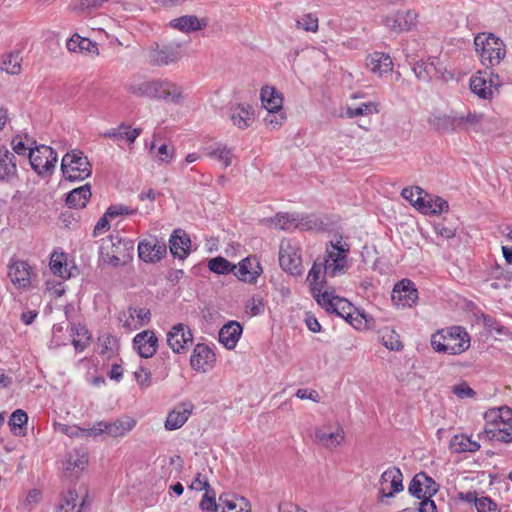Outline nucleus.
Here are the masks:
<instances>
[{
    "label": "nucleus",
    "instance_id": "21",
    "mask_svg": "<svg viewBox=\"0 0 512 512\" xmlns=\"http://www.w3.org/2000/svg\"><path fill=\"white\" fill-rule=\"evenodd\" d=\"M126 89L137 97L155 98L160 90V84L157 80L139 78L131 81Z\"/></svg>",
    "mask_w": 512,
    "mask_h": 512
},
{
    "label": "nucleus",
    "instance_id": "47",
    "mask_svg": "<svg viewBox=\"0 0 512 512\" xmlns=\"http://www.w3.org/2000/svg\"><path fill=\"white\" fill-rule=\"evenodd\" d=\"M208 267L210 271L216 273V274H222L226 275L231 272H234V270L237 268L236 265L229 262L224 257L218 256L215 258H212L209 260Z\"/></svg>",
    "mask_w": 512,
    "mask_h": 512
},
{
    "label": "nucleus",
    "instance_id": "25",
    "mask_svg": "<svg viewBox=\"0 0 512 512\" xmlns=\"http://www.w3.org/2000/svg\"><path fill=\"white\" fill-rule=\"evenodd\" d=\"M229 117L237 128L247 129L254 122V109L246 103L237 104L230 108Z\"/></svg>",
    "mask_w": 512,
    "mask_h": 512
},
{
    "label": "nucleus",
    "instance_id": "15",
    "mask_svg": "<svg viewBox=\"0 0 512 512\" xmlns=\"http://www.w3.org/2000/svg\"><path fill=\"white\" fill-rule=\"evenodd\" d=\"M216 361L213 350L205 344H197L191 355L190 363L194 370L206 372Z\"/></svg>",
    "mask_w": 512,
    "mask_h": 512
},
{
    "label": "nucleus",
    "instance_id": "28",
    "mask_svg": "<svg viewBox=\"0 0 512 512\" xmlns=\"http://www.w3.org/2000/svg\"><path fill=\"white\" fill-rule=\"evenodd\" d=\"M138 256L147 263H155L160 260V245L156 237L150 236L138 244Z\"/></svg>",
    "mask_w": 512,
    "mask_h": 512
},
{
    "label": "nucleus",
    "instance_id": "34",
    "mask_svg": "<svg viewBox=\"0 0 512 512\" xmlns=\"http://www.w3.org/2000/svg\"><path fill=\"white\" fill-rule=\"evenodd\" d=\"M22 57L19 51H11L0 56V70L10 75L21 73Z\"/></svg>",
    "mask_w": 512,
    "mask_h": 512
},
{
    "label": "nucleus",
    "instance_id": "9",
    "mask_svg": "<svg viewBox=\"0 0 512 512\" xmlns=\"http://www.w3.org/2000/svg\"><path fill=\"white\" fill-rule=\"evenodd\" d=\"M391 299L394 305L399 308H410L417 302L418 291L411 280L403 279L395 284Z\"/></svg>",
    "mask_w": 512,
    "mask_h": 512
},
{
    "label": "nucleus",
    "instance_id": "4",
    "mask_svg": "<svg viewBox=\"0 0 512 512\" xmlns=\"http://www.w3.org/2000/svg\"><path fill=\"white\" fill-rule=\"evenodd\" d=\"M28 157L32 169L41 176L51 174L57 163V153L46 145L30 149Z\"/></svg>",
    "mask_w": 512,
    "mask_h": 512
},
{
    "label": "nucleus",
    "instance_id": "5",
    "mask_svg": "<svg viewBox=\"0 0 512 512\" xmlns=\"http://www.w3.org/2000/svg\"><path fill=\"white\" fill-rule=\"evenodd\" d=\"M279 264L291 275H301L303 272L300 248L289 240H282L279 248Z\"/></svg>",
    "mask_w": 512,
    "mask_h": 512
},
{
    "label": "nucleus",
    "instance_id": "40",
    "mask_svg": "<svg viewBox=\"0 0 512 512\" xmlns=\"http://www.w3.org/2000/svg\"><path fill=\"white\" fill-rule=\"evenodd\" d=\"M88 463V455L84 451L74 450L66 458L65 471H83Z\"/></svg>",
    "mask_w": 512,
    "mask_h": 512
},
{
    "label": "nucleus",
    "instance_id": "31",
    "mask_svg": "<svg viewBox=\"0 0 512 512\" xmlns=\"http://www.w3.org/2000/svg\"><path fill=\"white\" fill-rule=\"evenodd\" d=\"M242 326L236 321H230L219 331V342L227 349H233L239 341L242 334Z\"/></svg>",
    "mask_w": 512,
    "mask_h": 512
},
{
    "label": "nucleus",
    "instance_id": "49",
    "mask_svg": "<svg viewBox=\"0 0 512 512\" xmlns=\"http://www.w3.org/2000/svg\"><path fill=\"white\" fill-rule=\"evenodd\" d=\"M296 28L315 33L319 28L318 17L313 13L304 14L296 21Z\"/></svg>",
    "mask_w": 512,
    "mask_h": 512
},
{
    "label": "nucleus",
    "instance_id": "54",
    "mask_svg": "<svg viewBox=\"0 0 512 512\" xmlns=\"http://www.w3.org/2000/svg\"><path fill=\"white\" fill-rule=\"evenodd\" d=\"M231 155V150L221 145L208 153V156L223 162L225 168L231 165Z\"/></svg>",
    "mask_w": 512,
    "mask_h": 512
},
{
    "label": "nucleus",
    "instance_id": "11",
    "mask_svg": "<svg viewBox=\"0 0 512 512\" xmlns=\"http://www.w3.org/2000/svg\"><path fill=\"white\" fill-rule=\"evenodd\" d=\"M415 192L417 193V198L415 200L416 209L419 210L421 213L437 215L448 210V202L443 198H432L430 195L426 193L425 196H422L423 190L418 186H416Z\"/></svg>",
    "mask_w": 512,
    "mask_h": 512
},
{
    "label": "nucleus",
    "instance_id": "30",
    "mask_svg": "<svg viewBox=\"0 0 512 512\" xmlns=\"http://www.w3.org/2000/svg\"><path fill=\"white\" fill-rule=\"evenodd\" d=\"M484 437L489 441H499L506 444L512 442V426L506 427L498 422H486L483 431Z\"/></svg>",
    "mask_w": 512,
    "mask_h": 512
},
{
    "label": "nucleus",
    "instance_id": "48",
    "mask_svg": "<svg viewBox=\"0 0 512 512\" xmlns=\"http://www.w3.org/2000/svg\"><path fill=\"white\" fill-rule=\"evenodd\" d=\"M35 144V141L28 138L27 135L24 137L22 135H16L11 140V147L14 153L18 155H28L30 149H33L32 145Z\"/></svg>",
    "mask_w": 512,
    "mask_h": 512
},
{
    "label": "nucleus",
    "instance_id": "50",
    "mask_svg": "<svg viewBox=\"0 0 512 512\" xmlns=\"http://www.w3.org/2000/svg\"><path fill=\"white\" fill-rule=\"evenodd\" d=\"M317 303L323 307L327 312H331L334 307L336 300H338V296L334 295L333 292L328 291H320L312 293Z\"/></svg>",
    "mask_w": 512,
    "mask_h": 512
},
{
    "label": "nucleus",
    "instance_id": "53",
    "mask_svg": "<svg viewBox=\"0 0 512 512\" xmlns=\"http://www.w3.org/2000/svg\"><path fill=\"white\" fill-rule=\"evenodd\" d=\"M199 508L203 512H219L220 505L216 502L215 493L213 490L205 492L199 503Z\"/></svg>",
    "mask_w": 512,
    "mask_h": 512
},
{
    "label": "nucleus",
    "instance_id": "8",
    "mask_svg": "<svg viewBox=\"0 0 512 512\" xmlns=\"http://www.w3.org/2000/svg\"><path fill=\"white\" fill-rule=\"evenodd\" d=\"M443 342L446 343V354L457 355L470 347V336L460 326H453L445 330Z\"/></svg>",
    "mask_w": 512,
    "mask_h": 512
},
{
    "label": "nucleus",
    "instance_id": "59",
    "mask_svg": "<svg viewBox=\"0 0 512 512\" xmlns=\"http://www.w3.org/2000/svg\"><path fill=\"white\" fill-rule=\"evenodd\" d=\"M60 431L64 434H66L67 436H69L70 438L93 436V434L89 433V428L88 429L80 428L76 425L69 426V425L62 424V425H60Z\"/></svg>",
    "mask_w": 512,
    "mask_h": 512
},
{
    "label": "nucleus",
    "instance_id": "32",
    "mask_svg": "<svg viewBox=\"0 0 512 512\" xmlns=\"http://www.w3.org/2000/svg\"><path fill=\"white\" fill-rule=\"evenodd\" d=\"M85 504V498L79 501L78 493L70 489L60 495L57 512H82Z\"/></svg>",
    "mask_w": 512,
    "mask_h": 512
},
{
    "label": "nucleus",
    "instance_id": "12",
    "mask_svg": "<svg viewBox=\"0 0 512 512\" xmlns=\"http://www.w3.org/2000/svg\"><path fill=\"white\" fill-rule=\"evenodd\" d=\"M418 14L414 10L399 11L394 15L386 16L383 24L393 32L409 31L417 23Z\"/></svg>",
    "mask_w": 512,
    "mask_h": 512
},
{
    "label": "nucleus",
    "instance_id": "45",
    "mask_svg": "<svg viewBox=\"0 0 512 512\" xmlns=\"http://www.w3.org/2000/svg\"><path fill=\"white\" fill-rule=\"evenodd\" d=\"M511 417H512V409L507 406L490 409L484 415L486 422H489V423L498 422L499 424L504 425V426L507 425V423L511 419Z\"/></svg>",
    "mask_w": 512,
    "mask_h": 512
},
{
    "label": "nucleus",
    "instance_id": "44",
    "mask_svg": "<svg viewBox=\"0 0 512 512\" xmlns=\"http://www.w3.org/2000/svg\"><path fill=\"white\" fill-rule=\"evenodd\" d=\"M67 49L72 52L77 51H88L94 52L97 50L96 43L92 42L88 38L79 36L78 34L73 35L66 43Z\"/></svg>",
    "mask_w": 512,
    "mask_h": 512
},
{
    "label": "nucleus",
    "instance_id": "23",
    "mask_svg": "<svg viewBox=\"0 0 512 512\" xmlns=\"http://www.w3.org/2000/svg\"><path fill=\"white\" fill-rule=\"evenodd\" d=\"M158 338L152 331H142L133 339L134 349L141 357H151L157 349Z\"/></svg>",
    "mask_w": 512,
    "mask_h": 512
},
{
    "label": "nucleus",
    "instance_id": "19",
    "mask_svg": "<svg viewBox=\"0 0 512 512\" xmlns=\"http://www.w3.org/2000/svg\"><path fill=\"white\" fill-rule=\"evenodd\" d=\"M492 75L493 73L491 71H478L470 79L471 91L480 98L490 99L493 96Z\"/></svg>",
    "mask_w": 512,
    "mask_h": 512
},
{
    "label": "nucleus",
    "instance_id": "26",
    "mask_svg": "<svg viewBox=\"0 0 512 512\" xmlns=\"http://www.w3.org/2000/svg\"><path fill=\"white\" fill-rule=\"evenodd\" d=\"M193 410V405L191 403H182L176 406L167 416L165 420V428L167 430H176L181 428L189 416L191 415Z\"/></svg>",
    "mask_w": 512,
    "mask_h": 512
},
{
    "label": "nucleus",
    "instance_id": "42",
    "mask_svg": "<svg viewBox=\"0 0 512 512\" xmlns=\"http://www.w3.org/2000/svg\"><path fill=\"white\" fill-rule=\"evenodd\" d=\"M71 335L73 337L72 344L76 351L81 352L89 345L90 336L85 326L73 325Z\"/></svg>",
    "mask_w": 512,
    "mask_h": 512
},
{
    "label": "nucleus",
    "instance_id": "22",
    "mask_svg": "<svg viewBox=\"0 0 512 512\" xmlns=\"http://www.w3.org/2000/svg\"><path fill=\"white\" fill-rule=\"evenodd\" d=\"M16 177V157L6 146L0 145V181L11 182Z\"/></svg>",
    "mask_w": 512,
    "mask_h": 512
},
{
    "label": "nucleus",
    "instance_id": "41",
    "mask_svg": "<svg viewBox=\"0 0 512 512\" xmlns=\"http://www.w3.org/2000/svg\"><path fill=\"white\" fill-rule=\"evenodd\" d=\"M382 344L389 350L401 351L403 343L400 340V335L392 328L385 327L379 331Z\"/></svg>",
    "mask_w": 512,
    "mask_h": 512
},
{
    "label": "nucleus",
    "instance_id": "3",
    "mask_svg": "<svg viewBox=\"0 0 512 512\" xmlns=\"http://www.w3.org/2000/svg\"><path fill=\"white\" fill-rule=\"evenodd\" d=\"M186 95L183 87L173 81H162V110L171 119L176 120L179 116V109L183 106Z\"/></svg>",
    "mask_w": 512,
    "mask_h": 512
},
{
    "label": "nucleus",
    "instance_id": "38",
    "mask_svg": "<svg viewBox=\"0 0 512 512\" xmlns=\"http://www.w3.org/2000/svg\"><path fill=\"white\" fill-rule=\"evenodd\" d=\"M28 415L22 409L15 410L9 418L8 425L14 436H25L27 430Z\"/></svg>",
    "mask_w": 512,
    "mask_h": 512
},
{
    "label": "nucleus",
    "instance_id": "60",
    "mask_svg": "<svg viewBox=\"0 0 512 512\" xmlns=\"http://www.w3.org/2000/svg\"><path fill=\"white\" fill-rule=\"evenodd\" d=\"M477 512H497L498 505L488 496H482L476 502Z\"/></svg>",
    "mask_w": 512,
    "mask_h": 512
},
{
    "label": "nucleus",
    "instance_id": "14",
    "mask_svg": "<svg viewBox=\"0 0 512 512\" xmlns=\"http://www.w3.org/2000/svg\"><path fill=\"white\" fill-rule=\"evenodd\" d=\"M208 26L207 18H198L196 15H183L172 19L167 27L189 34L205 29Z\"/></svg>",
    "mask_w": 512,
    "mask_h": 512
},
{
    "label": "nucleus",
    "instance_id": "24",
    "mask_svg": "<svg viewBox=\"0 0 512 512\" xmlns=\"http://www.w3.org/2000/svg\"><path fill=\"white\" fill-rule=\"evenodd\" d=\"M348 252H335L326 250V255L322 260V265H324V273L328 274L330 277H335L336 275L343 273L346 266V256Z\"/></svg>",
    "mask_w": 512,
    "mask_h": 512
},
{
    "label": "nucleus",
    "instance_id": "56",
    "mask_svg": "<svg viewBox=\"0 0 512 512\" xmlns=\"http://www.w3.org/2000/svg\"><path fill=\"white\" fill-rule=\"evenodd\" d=\"M246 309L249 311L251 316H257L264 313L265 304L263 298L259 295L252 296L246 304Z\"/></svg>",
    "mask_w": 512,
    "mask_h": 512
},
{
    "label": "nucleus",
    "instance_id": "16",
    "mask_svg": "<svg viewBox=\"0 0 512 512\" xmlns=\"http://www.w3.org/2000/svg\"><path fill=\"white\" fill-rule=\"evenodd\" d=\"M440 65V60L436 57L421 59L413 64L412 70L418 80L428 82L441 74Z\"/></svg>",
    "mask_w": 512,
    "mask_h": 512
},
{
    "label": "nucleus",
    "instance_id": "17",
    "mask_svg": "<svg viewBox=\"0 0 512 512\" xmlns=\"http://www.w3.org/2000/svg\"><path fill=\"white\" fill-rule=\"evenodd\" d=\"M8 276L17 289H27L31 284V267L25 261H14L9 266Z\"/></svg>",
    "mask_w": 512,
    "mask_h": 512
},
{
    "label": "nucleus",
    "instance_id": "61",
    "mask_svg": "<svg viewBox=\"0 0 512 512\" xmlns=\"http://www.w3.org/2000/svg\"><path fill=\"white\" fill-rule=\"evenodd\" d=\"M127 128H128V124L121 123L117 127L111 128V129L103 132L102 136L105 138L113 139L115 141H120L125 138V133L127 131Z\"/></svg>",
    "mask_w": 512,
    "mask_h": 512
},
{
    "label": "nucleus",
    "instance_id": "27",
    "mask_svg": "<svg viewBox=\"0 0 512 512\" xmlns=\"http://www.w3.org/2000/svg\"><path fill=\"white\" fill-rule=\"evenodd\" d=\"M345 438L343 428L338 427L335 431H328L326 428L315 430V441L328 449H334L340 445Z\"/></svg>",
    "mask_w": 512,
    "mask_h": 512
},
{
    "label": "nucleus",
    "instance_id": "2",
    "mask_svg": "<svg viewBox=\"0 0 512 512\" xmlns=\"http://www.w3.org/2000/svg\"><path fill=\"white\" fill-rule=\"evenodd\" d=\"M61 170L65 179L73 182L82 181L92 173L87 156L80 150H72L63 156Z\"/></svg>",
    "mask_w": 512,
    "mask_h": 512
},
{
    "label": "nucleus",
    "instance_id": "51",
    "mask_svg": "<svg viewBox=\"0 0 512 512\" xmlns=\"http://www.w3.org/2000/svg\"><path fill=\"white\" fill-rule=\"evenodd\" d=\"M352 309L353 306L349 301L339 297L338 300H336V303L330 313H335L336 315L346 319L348 322L351 323Z\"/></svg>",
    "mask_w": 512,
    "mask_h": 512
},
{
    "label": "nucleus",
    "instance_id": "10",
    "mask_svg": "<svg viewBox=\"0 0 512 512\" xmlns=\"http://www.w3.org/2000/svg\"><path fill=\"white\" fill-rule=\"evenodd\" d=\"M193 335L188 326L178 323L167 333V344L174 353H184L192 343Z\"/></svg>",
    "mask_w": 512,
    "mask_h": 512
},
{
    "label": "nucleus",
    "instance_id": "29",
    "mask_svg": "<svg viewBox=\"0 0 512 512\" xmlns=\"http://www.w3.org/2000/svg\"><path fill=\"white\" fill-rule=\"evenodd\" d=\"M220 512H251L250 504L244 497L234 494H221L219 496Z\"/></svg>",
    "mask_w": 512,
    "mask_h": 512
},
{
    "label": "nucleus",
    "instance_id": "33",
    "mask_svg": "<svg viewBox=\"0 0 512 512\" xmlns=\"http://www.w3.org/2000/svg\"><path fill=\"white\" fill-rule=\"evenodd\" d=\"M91 197L90 185L85 184L81 187L75 188L67 194L66 204L70 208L80 209L84 208Z\"/></svg>",
    "mask_w": 512,
    "mask_h": 512
},
{
    "label": "nucleus",
    "instance_id": "57",
    "mask_svg": "<svg viewBox=\"0 0 512 512\" xmlns=\"http://www.w3.org/2000/svg\"><path fill=\"white\" fill-rule=\"evenodd\" d=\"M285 119L286 116L282 110H273L271 113L267 112V115L264 117V122L271 129H277L283 124Z\"/></svg>",
    "mask_w": 512,
    "mask_h": 512
},
{
    "label": "nucleus",
    "instance_id": "7",
    "mask_svg": "<svg viewBox=\"0 0 512 512\" xmlns=\"http://www.w3.org/2000/svg\"><path fill=\"white\" fill-rule=\"evenodd\" d=\"M273 227L291 231L293 229L309 230L313 228L314 223L309 217L300 213L279 212L274 217L266 219Z\"/></svg>",
    "mask_w": 512,
    "mask_h": 512
},
{
    "label": "nucleus",
    "instance_id": "46",
    "mask_svg": "<svg viewBox=\"0 0 512 512\" xmlns=\"http://www.w3.org/2000/svg\"><path fill=\"white\" fill-rule=\"evenodd\" d=\"M378 112L379 111L377 108V104L375 102L370 101L362 103L357 107L348 106L345 115L348 118H355L358 116H368L372 114H377Z\"/></svg>",
    "mask_w": 512,
    "mask_h": 512
},
{
    "label": "nucleus",
    "instance_id": "55",
    "mask_svg": "<svg viewBox=\"0 0 512 512\" xmlns=\"http://www.w3.org/2000/svg\"><path fill=\"white\" fill-rule=\"evenodd\" d=\"M423 477H422V472L420 473H417L413 478L412 480L410 481L409 483V487H408V491L409 493L418 498V499H423L425 498V494L423 493Z\"/></svg>",
    "mask_w": 512,
    "mask_h": 512
},
{
    "label": "nucleus",
    "instance_id": "63",
    "mask_svg": "<svg viewBox=\"0 0 512 512\" xmlns=\"http://www.w3.org/2000/svg\"><path fill=\"white\" fill-rule=\"evenodd\" d=\"M423 477V487L425 488V496L431 498L433 495H435L439 490V485L436 483V481L428 476L425 472H422Z\"/></svg>",
    "mask_w": 512,
    "mask_h": 512
},
{
    "label": "nucleus",
    "instance_id": "37",
    "mask_svg": "<svg viewBox=\"0 0 512 512\" xmlns=\"http://www.w3.org/2000/svg\"><path fill=\"white\" fill-rule=\"evenodd\" d=\"M391 478L390 486L391 490L389 492H386L385 488H381L379 493L382 495V497H393L396 493H399L403 490V475L399 468L397 467H390L386 470L385 477Z\"/></svg>",
    "mask_w": 512,
    "mask_h": 512
},
{
    "label": "nucleus",
    "instance_id": "6",
    "mask_svg": "<svg viewBox=\"0 0 512 512\" xmlns=\"http://www.w3.org/2000/svg\"><path fill=\"white\" fill-rule=\"evenodd\" d=\"M136 425V421L128 416L116 419L115 421H100L89 428V433L93 436L106 434L110 437H122L131 431Z\"/></svg>",
    "mask_w": 512,
    "mask_h": 512
},
{
    "label": "nucleus",
    "instance_id": "52",
    "mask_svg": "<svg viewBox=\"0 0 512 512\" xmlns=\"http://www.w3.org/2000/svg\"><path fill=\"white\" fill-rule=\"evenodd\" d=\"M483 120V114L469 111L466 115L458 114L459 129L464 127H477Z\"/></svg>",
    "mask_w": 512,
    "mask_h": 512
},
{
    "label": "nucleus",
    "instance_id": "36",
    "mask_svg": "<svg viewBox=\"0 0 512 512\" xmlns=\"http://www.w3.org/2000/svg\"><path fill=\"white\" fill-rule=\"evenodd\" d=\"M261 101L267 112L282 110L283 98L273 87L265 86L261 89Z\"/></svg>",
    "mask_w": 512,
    "mask_h": 512
},
{
    "label": "nucleus",
    "instance_id": "1",
    "mask_svg": "<svg viewBox=\"0 0 512 512\" xmlns=\"http://www.w3.org/2000/svg\"><path fill=\"white\" fill-rule=\"evenodd\" d=\"M474 45L481 63L486 68L498 65L505 57L506 50L503 41L492 33H478L474 38Z\"/></svg>",
    "mask_w": 512,
    "mask_h": 512
},
{
    "label": "nucleus",
    "instance_id": "58",
    "mask_svg": "<svg viewBox=\"0 0 512 512\" xmlns=\"http://www.w3.org/2000/svg\"><path fill=\"white\" fill-rule=\"evenodd\" d=\"M437 126L442 130H457L459 129L458 114L444 115L437 118Z\"/></svg>",
    "mask_w": 512,
    "mask_h": 512
},
{
    "label": "nucleus",
    "instance_id": "43",
    "mask_svg": "<svg viewBox=\"0 0 512 512\" xmlns=\"http://www.w3.org/2000/svg\"><path fill=\"white\" fill-rule=\"evenodd\" d=\"M183 57L180 43H169L162 47V65L175 64Z\"/></svg>",
    "mask_w": 512,
    "mask_h": 512
},
{
    "label": "nucleus",
    "instance_id": "62",
    "mask_svg": "<svg viewBox=\"0 0 512 512\" xmlns=\"http://www.w3.org/2000/svg\"><path fill=\"white\" fill-rule=\"evenodd\" d=\"M452 391L458 398L461 399L473 398L476 395V392L466 382H461L453 386Z\"/></svg>",
    "mask_w": 512,
    "mask_h": 512
},
{
    "label": "nucleus",
    "instance_id": "39",
    "mask_svg": "<svg viewBox=\"0 0 512 512\" xmlns=\"http://www.w3.org/2000/svg\"><path fill=\"white\" fill-rule=\"evenodd\" d=\"M49 265L52 273L56 276L63 279H68L72 276L71 271L67 267V258L64 253H52Z\"/></svg>",
    "mask_w": 512,
    "mask_h": 512
},
{
    "label": "nucleus",
    "instance_id": "20",
    "mask_svg": "<svg viewBox=\"0 0 512 512\" xmlns=\"http://www.w3.org/2000/svg\"><path fill=\"white\" fill-rule=\"evenodd\" d=\"M366 66L374 75L383 77L392 72L393 61L389 54L376 51L367 56Z\"/></svg>",
    "mask_w": 512,
    "mask_h": 512
},
{
    "label": "nucleus",
    "instance_id": "18",
    "mask_svg": "<svg viewBox=\"0 0 512 512\" xmlns=\"http://www.w3.org/2000/svg\"><path fill=\"white\" fill-rule=\"evenodd\" d=\"M191 240L183 229H175L169 239V249L173 257L184 260L190 253Z\"/></svg>",
    "mask_w": 512,
    "mask_h": 512
},
{
    "label": "nucleus",
    "instance_id": "64",
    "mask_svg": "<svg viewBox=\"0 0 512 512\" xmlns=\"http://www.w3.org/2000/svg\"><path fill=\"white\" fill-rule=\"evenodd\" d=\"M491 276L496 280H503L504 287H507L508 284L512 281V272L504 270L499 265H496L491 270Z\"/></svg>",
    "mask_w": 512,
    "mask_h": 512
},
{
    "label": "nucleus",
    "instance_id": "13",
    "mask_svg": "<svg viewBox=\"0 0 512 512\" xmlns=\"http://www.w3.org/2000/svg\"><path fill=\"white\" fill-rule=\"evenodd\" d=\"M262 272L263 269L257 258L248 256L239 262L233 273L240 281L253 284Z\"/></svg>",
    "mask_w": 512,
    "mask_h": 512
},
{
    "label": "nucleus",
    "instance_id": "35",
    "mask_svg": "<svg viewBox=\"0 0 512 512\" xmlns=\"http://www.w3.org/2000/svg\"><path fill=\"white\" fill-rule=\"evenodd\" d=\"M324 265L322 261L316 260L310 269L306 281L309 283L312 293L320 292L326 283Z\"/></svg>",
    "mask_w": 512,
    "mask_h": 512
}]
</instances>
